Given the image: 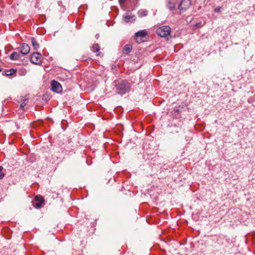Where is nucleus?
Instances as JSON below:
<instances>
[{"label":"nucleus","mask_w":255,"mask_h":255,"mask_svg":"<svg viewBox=\"0 0 255 255\" xmlns=\"http://www.w3.org/2000/svg\"><path fill=\"white\" fill-rule=\"evenodd\" d=\"M130 85L126 81H121L116 85V90L118 94L124 95L130 91Z\"/></svg>","instance_id":"1"},{"label":"nucleus","mask_w":255,"mask_h":255,"mask_svg":"<svg viewBox=\"0 0 255 255\" xmlns=\"http://www.w3.org/2000/svg\"><path fill=\"white\" fill-rule=\"evenodd\" d=\"M171 28L167 25L160 26V37L164 38L168 42L171 40Z\"/></svg>","instance_id":"2"},{"label":"nucleus","mask_w":255,"mask_h":255,"mask_svg":"<svg viewBox=\"0 0 255 255\" xmlns=\"http://www.w3.org/2000/svg\"><path fill=\"white\" fill-rule=\"evenodd\" d=\"M191 5V0H182L178 6L180 13L186 11Z\"/></svg>","instance_id":"3"},{"label":"nucleus","mask_w":255,"mask_h":255,"mask_svg":"<svg viewBox=\"0 0 255 255\" xmlns=\"http://www.w3.org/2000/svg\"><path fill=\"white\" fill-rule=\"evenodd\" d=\"M31 62L36 65H39L42 62V55L39 52H34L30 56Z\"/></svg>","instance_id":"4"},{"label":"nucleus","mask_w":255,"mask_h":255,"mask_svg":"<svg viewBox=\"0 0 255 255\" xmlns=\"http://www.w3.org/2000/svg\"><path fill=\"white\" fill-rule=\"evenodd\" d=\"M147 35L145 30H140L135 33V40L136 42L139 43L143 41L142 38Z\"/></svg>","instance_id":"5"},{"label":"nucleus","mask_w":255,"mask_h":255,"mask_svg":"<svg viewBox=\"0 0 255 255\" xmlns=\"http://www.w3.org/2000/svg\"><path fill=\"white\" fill-rule=\"evenodd\" d=\"M51 89L53 92L59 93L62 90V87L58 82L53 80L51 82Z\"/></svg>","instance_id":"6"},{"label":"nucleus","mask_w":255,"mask_h":255,"mask_svg":"<svg viewBox=\"0 0 255 255\" xmlns=\"http://www.w3.org/2000/svg\"><path fill=\"white\" fill-rule=\"evenodd\" d=\"M20 53L23 55L28 54L30 51L29 46L26 43H22L20 47Z\"/></svg>","instance_id":"7"},{"label":"nucleus","mask_w":255,"mask_h":255,"mask_svg":"<svg viewBox=\"0 0 255 255\" xmlns=\"http://www.w3.org/2000/svg\"><path fill=\"white\" fill-rule=\"evenodd\" d=\"M123 19L126 22H132L135 20V16L134 15H131L126 13L123 16Z\"/></svg>","instance_id":"8"},{"label":"nucleus","mask_w":255,"mask_h":255,"mask_svg":"<svg viewBox=\"0 0 255 255\" xmlns=\"http://www.w3.org/2000/svg\"><path fill=\"white\" fill-rule=\"evenodd\" d=\"M35 200L38 201L37 203L34 205V206L36 209H39L42 206V204L44 202V199L42 198H40L38 196L35 197Z\"/></svg>","instance_id":"9"},{"label":"nucleus","mask_w":255,"mask_h":255,"mask_svg":"<svg viewBox=\"0 0 255 255\" xmlns=\"http://www.w3.org/2000/svg\"><path fill=\"white\" fill-rule=\"evenodd\" d=\"M21 101H18V103H20V108L21 110H23L24 107L27 104L28 102V98L24 97L22 99H20Z\"/></svg>","instance_id":"10"},{"label":"nucleus","mask_w":255,"mask_h":255,"mask_svg":"<svg viewBox=\"0 0 255 255\" xmlns=\"http://www.w3.org/2000/svg\"><path fill=\"white\" fill-rule=\"evenodd\" d=\"M100 48V47L98 44H94L92 47V50L93 52L97 53V55L101 56V55H103V54L99 52Z\"/></svg>","instance_id":"11"},{"label":"nucleus","mask_w":255,"mask_h":255,"mask_svg":"<svg viewBox=\"0 0 255 255\" xmlns=\"http://www.w3.org/2000/svg\"><path fill=\"white\" fill-rule=\"evenodd\" d=\"M132 49V46L130 44H126L123 48V52L125 54H128Z\"/></svg>","instance_id":"12"},{"label":"nucleus","mask_w":255,"mask_h":255,"mask_svg":"<svg viewBox=\"0 0 255 255\" xmlns=\"http://www.w3.org/2000/svg\"><path fill=\"white\" fill-rule=\"evenodd\" d=\"M16 70L13 69H11L9 70H6V71H5L4 74H3V73H2V75H5L6 76H12L13 74H14L15 73H16Z\"/></svg>","instance_id":"13"},{"label":"nucleus","mask_w":255,"mask_h":255,"mask_svg":"<svg viewBox=\"0 0 255 255\" xmlns=\"http://www.w3.org/2000/svg\"><path fill=\"white\" fill-rule=\"evenodd\" d=\"M31 43H32V45L33 47V48L35 50H37L39 48V43H38L37 40L33 37H32L31 38Z\"/></svg>","instance_id":"14"},{"label":"nucleus","mask_w":255,"mask_h":255,"mask_svg":"<svg viewBox=\"0 0 255 255\" xmlns=\"http://www.w3.org/2000/svg\"><path fill=\"white\" fill-rule=\"evenodd\" d=\"M19 55L20 54L19 53L13 52L10 54V58L12 60H17L19 58Z\"/></svg>","instance_id":"15"},{"label":"nucleus","mask_w":255,"mask_h":255,"mask_svg":"<svg viewBox=\"0 0 255 255\" xmlns=\"http://www.w3.org/2000/svg\"><path fill=\"white\" fill-rule=\"evenodd\" d=\"M167 6L170 10H173L175 8V5L173 3L169 2L168 3Z\"/></svg>","instance_id":"16"},{"label":"nucleus","mask_w":255,"mask_h":255,"mask_svg":"<svg viewBox=\"0 0 255 255\" xmlns=\"http://www.w3.org/2000/svg\"><path fill=\"white\" fill-rule=\"evenodd\" d=\"M138 14L140 16H146L147 14V11L146 10L145 11H139L138 12Z\"/></svg>","instance_id":"17"},{"label":"nucleus","mask_w":255,"mask_h":255,"mask_svg":"<svg viewBox=\"0 0 255 255\" xmlns=\"http://www.w3.org/2000/svg\"><path fill=\"white\" fill-rule=\"evenodd\" d=\"M2 169L3 167L0 166V179H2L4 176V173L2 172Z\"/></svg>","instance_id":"18"},{"label":"nucleus","mask_w":255,"mask_h":255,"mask_svg":"<svg viewBox=\"0 0 255 255\" xmlns=\"http://www.w3.org/2000/svg\"><path fill=\"white\" fill-rule=\"evenodd\" d=\"M220 10H221L220 7H217L215 8V11L217 12H219L220 11Z\"/></svg>","instance_id":"19"},{"label":"nucleus","mask_w":255,"mask_h":255,"mask_svg":"<svg viewBox=\"0 0 255 255\" xmlns=\"http://www.w3.org/2000/svg\"><path fill=\"white\" fill-rule=\"evenodd\" d=\"M127 0H119V2L121 3V4H123Z\"/></svg>","instance_id":"20"},{"label":"nucleus","mask_w":255,"mask_h":255,"mask_svg":"<svg viewBox=\"0 0 255 255\" xmlns=\"http://www.w3.org/2000/svg\"><path fill=\"white\" fill-rule=\"evenodd\" d=\"M201 23H197V24L195 25V26H197V27H199L201 26Z\"/></svg>","instance_id":"21"},{"label":"nucleus","mask_w":255,"mask_h":255,"mask_svg":"<svg viewBox=\"0 0 255 255\" xmlns=\"http://www.w3.org/2000/svg\"><path fill=\"white\" fill-rule=\"evenodd\" d=\"M156 33L159 36V32H158V28L156 30Z\"/></svg>","instance_id":"22"},{"label":"nucleus","mask_w":255,"mask_h":255,"mask_svg":"<svg viewBox=\"0 0 255 255\" xmlns=\"http://www.w3.org/2000/svg\"><path fill=\"white\" fill-rule=\"evenodd\" d=\"M1 68H0V72H1Z\"/></svg>","instance_id":"23"}]
</instances>
